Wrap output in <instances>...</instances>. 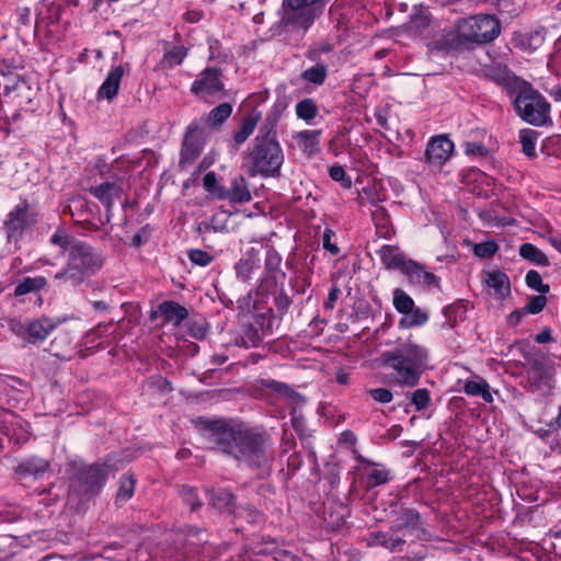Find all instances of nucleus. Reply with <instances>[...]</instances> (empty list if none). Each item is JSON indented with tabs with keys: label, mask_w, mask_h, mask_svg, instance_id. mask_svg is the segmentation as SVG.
Returning <instances> with one entry per match:
<instances>
[{
	"label": "nucleus",
	"mask_w": 561,
	"mask_h": 561,
	"mask_svg": "<svg viewBox=\"0 0 561 561\" xmlns=\"http://www.w3.org/2000/svg\"><path fill=\"white\" fill-rule=\"evenodd\" d=\"M331 0H283L280 23L307 31L319 19Z\"/></svg>",
	"instance_id": "6"
},
{
	"label": "nucleus",
	"mask_w": 561,
	"mask_h": 561,
	"mask_svg": "<svg viewBox=\"0 0 561 561\" xmlns=\"http://www.w3.org/2000/svg\"><path fill=\"white\" fill-rule=\"evenodd\" d=\"M465 392L469 396H480L485 402H492L493 397L490 392L489 383L484 380H469L465 385Z\"/></svg>",
	"instance_id": "42"
},
{
	"label": "nucleus",
	"mask_w": 561,
	"mask_h": 561,
	"mask_svg": "<svg viewBox=\"0 0 561 561\" xmlns=\"http://www.w3.org/2000/svg\"><path fill=\"white\" fill-rule=\"evenodd\" d=\"M231 113L232 105L228 102H224L210 111L207 123L211 127H219L229 118Z\"/></svg>",
	"instance_id": "41"
},
{
	"label": "nucleus",
	"mask_w": 561,
	"mask_h": 561,
	"mask_svg": "<svg viewBox=\"0 0 561 561\" xmlns=\"http://www.w3.org/2000/svg\"><path fill=\"white\" fill-rule=\"evenodd\" d=\"M380 363L393 371L392 376L398 385L415 387L428 367V351L409 339L381 353Z\"/></svg>",
	"instance_id": "2"
},
{
	"label": "nucleus",
	"mask_w": 561,
	"mask_h": 561,
	"mask_svg": "<svg viewBox=\"0 0 561 561\" xmlns=\"http://www.w3.org/2000/svg\"><path fill=\"white\" fill-rule=\"evenodd\" d=\"M318 113L319 108L313 99L306 98L296 104L297 117L307 123L316 118Z\"/></svg>",
	"instance_id": "40"
},
{
	"label": "nucleus",
	"mask_w": 561,
	"mask_h": 561,
	"mask_svg": "<svg viewBox=\"0 0 561 561\" xmlns=\"http://www.w3.org/2000/svg\"><path fill=\"white\" fill-rule=\"evenodd\" d=\"M403 274L412 284L423 285L426 287L438 286V277L432 272H428L425 265L420 264L413 260H409L408 266H405Z\"/></svg>",
	"instance_id": "19"
},
{
	"label": "nucleus",
	"mask_w": 561,
	"mask_h": 561,
	"mask_svg": "<svg viewBox=\"0 0 561 561\" xmlns=\"http://www.w3.org/2000/svg\"><path fill=\"white\" fill-rule=\"evenodd\" d=\"M412 403L415 405L417 411H422L430 405L431 396L426 388H420L412 393Z\"/></svg>",
	"instance_id": "56"
},
{
	"label": "nucleus",
	"mask_w": 561,
	"mask_h": 561,
	"mask_svg": "<svg viewBox=\"0 0 561 561\" xmlns=\"http://www.w3.org/2000/svg\"><path fill=\"white\" fill-rule=\"evenodd\" d=\"M279 113L275 110L270 112L262 126L260 127L259 134L256 137H262L263 139H270L271 141H277L276 138V125L279 121Z\"/></svg>",
	"instance_id": "39"
},
{
	"label": "nucleus",
	"mask_w": 561,
	"mask_h": 561,
	"mask_svg": "<svg viewBox=\"0 0 561 561\" xmlns=\"http://www.w3.org/2000/svg\"><path fill=\"white\" fill-rule=\"evenodd\" d=\"M104 260L88 243L72 247L66 266L54 275V279L78 286L102 268Z\"/></svg>",
	"instance_id": "3"
},
{
	"label": "nucleus",
	"mask_w": 561,
	"mask_h": 561,
	"mask_svg": "<svg viewBox=\"0 0 561 561\" xmlns=\"http://www.w3.org/2000/svg\"><path fill=\"white\" fill-rule=\"evenodd\" d=\"M207 331L208 324L205 320H192L188 322V333L196 340H203L206 336Z\"/></svg>",
	"instance_id": "62"
},
{
	"label": "nucleus",
	"mask_w": 561,
	"mask_h": 561,
	"mask_svg": "<svg viewBox=\"0 0 561 561\" xmlns=\"http://www.w3.org/2000/svg\"><path fill=\"white\" fill-rule=\"evenodd\" d=\"M203 186L205 191L219 201H228V188L217 183V176L214 171L204 175Z\"/></svg>",
	"instance_id": "31"
},
{
	"label": "nucleus",
	"mask_w": 561,
	"mask_h": 561,
	"mask_svg": "<svg viewBox=\"0 0 561 561\" xmlns=\"http://www.w3.org/2000/svg\"><path fill=\"white\" fill-rule=\"evenodd\" d=\"M321 130H302L296 135L298 148L308 157L320 152Z\"/></svg>",
	"instance_id": "25"
},
{
	"label": "nucleus",
	"mask_w": 561,
	"mask_h": 561,
	"mask_svg": "<svg viewBox=\"0 0 561 561\" xmlns=\"http://www.w3.org/2000/svg\"><path fill=\"white\" fill-rule=\"evenodd\" d=\"M454 150L453 141L446 136L432 138L425 150L426 162L434 165H443L451 156Z\"/></svg>",
	"instance_id": "15"
},
{
	"label": "nucleus",
	"mask_w": 561,
	"mask_h": 561,
	"mask_svg": "<svg viewBox=\"0 0 561 561\" xmlns=\"http://www.w3.org/2000/svg\"><path fill=\"white\" fill-rule=\"evenodd\" d=\"M483 75L486 79L502 85L513 96V93L520 87L525 81L515 76L506 65L492 64L483 68Z\"/></svg>",
	"instance_id": "12"
},
{
	"label": "nucleus",
	"mask_w": 561,
	"mask_h": 561,
	"mask_svg": "<svg viewBox=\"0 0 561 561\" xmlns=\"http://www.w3.org/2000/svg\"><path fill=\"white\" fill-rule=\"evenodd\" d=\"M256 267V262L253 256L248 255L242 257L236 264V273L242 280H249L253 270Z\"/></svg>",
	"instance_id": "47"
},
{
	"label": "nucleus",
	"mask_w": 561,
	"mask_h": 561,
	"mask_svg": "<svg viewBox=\"0 0 561 561\" xmlns=\"http://www.w3.org/2000/svg\"><path fill=\"white\" fill-rule=\"evenodd\" d=\"M242 341L245 347H254L262 342V334L256 327L249 324L244 330Z\"/></svg>",
	"instance_id": "54"
},
{
	"label": "nucleus",
	"mask_w": 561,
	"mask_h": 561,
	"mask_svg": "<svg viewBox=\"0 0 561 561\" xmlns=\"http://www.w3.org/2000/svg\"><path fill=\"white\" fill-rule=\"evenodd\" d=\"M66 319L61 318H49L42 316L36 319L28 320L27 322H21L15 319H11L9 322L10 330L19 337L30 344H38L46 340V337Z\"/></svg>",
	"instance_id": "9"
},
{
	"label": "nucleus",
	"mask_w": 561,
	"mask_h": 561,
	"mask_svg": "<svg viewBox=\"0 0 561 561\" xmlns=\"http://www.w3.org/2000/svg\"><path fill=\"white\" fill-rule=\"evenodd\" d=\"M536 131L535 130H523L520 133V144L523 148V152L529 157L534 158L536 157L535 151V138H536Z\"/></svg>",
	"instance_id": "52"
},
{
	"label": "nucleus",
	"mask_w": 561,
	"mask_h": 561,
	"mask_svg": "<svg viewBox=\"0 0 561 561\" xmlns=\"http://www.w3.org/2000/svg\"><path fill=\"white\" fill-rule=\"evenodd\" d=\"M203 142L198 135V126L196 124H191L187 126L182 141L179 161L180 168H188L201 156Z\"/></svg>",
	"instance_id": "11"
},
{
	"label": "nucleus",
	"mask_w": 561,
	"mask_h": 561,
	"mask_svg": "<svg viewBox=\"0 0 561 561\" xmlns=\"http://www.w3.org/2000/svg\"><path fill=\"white\" fill-rule=\"evenodd\" d=\"M393 306L398 312L408 314L414 307V301L407 293L397 288L393 291Z\"/></svg>",
	"instance_id": "46"
},
{
	"label": "nucleus",
	"mask_w": 561,
	"mask_h": 561,
	"mask_svg": "<svg viewBox=\"0 0 561 561\" xmlns=\"http://www.w3.org/2000/svg\"><path fill=\"white\" fill-rule=\"evenodd\" d=\"M136 479L133 473L123 476L121 479L119 489L116 493V503L126 502L134 495Z\"/></svg>",
	"instance_id": "43"
},
{
	"label": "nucleus",
	"mask_w": 561,
	"mask_h": 561,
	"mask_svg": "<svg viewBox=\"0 0 561 561\" xmlns=\"http://www.w3.org/2000/svg\"><path fill=\"white\" fill-rule=\"evenodd\" d=\"M197 426L215 449L247 466L256 478L265 479L271 474L274 449L266 433L225 420L199 419Z\"/></svg>",
	"instance_id": "1"
},
{
	"label": "nucleus",
	"mask_w": 561,
	"mask_h": 561,
	"mask_svg": "<svg viewBox=\"0 0 561 561\" xmlns=\"http://www.w3.org/2000/svg\"><path fill=\"white\" fill-rule=\"evenodd\" d=\"M48 468L49 462L46 459L39 457H31L19 463V466L15 468V472L21 477H39L45 473Z\"/></svg>",
	"instance_id": "28"
},
{
	"label": "nucleus",
	"mask_w": 561,
	"mask_h": 561,
	"mask_svg": "<svg viewBox=\"0 0 561 561\" xmlns=\"http://www.w3.org/2000/svg\"><path fill=\"white\" fill-rule=\"evenodd\" d=\"M222 72L218 68H206L193 82L191 91L195 95H215L221 92L225 84L221 80Z\"/></svg>",
	"instance_id": "14"
},
{
	"label": "nucleus",
	"mask_w": 561,
	"mask_h": 561,
	"mask_svg": "<svg viewBox=\"0 0 561 561\" xmlns=\"http://www.w3.org/2000/svg\"><path fill=\"white\" fill-rule=\"evenodd\" d=\"M32 224L30 218V204L26 199H22L8 215L4 220V228L9 241H18L24 230Z\"/></svg>",
	"instance_id": "10"
},
{
	"label": "nucleus",
	"mask_w": 561,
	"mask_h": 561,
	"mask_svg": "<svg viewBox=\"0 0 561 561\" xmlns=\"http://www.w3.org/2000/svg\"><path fill=\"white\" fill-rule=\"evenodd\" d=\"M48 285V280L44 276H35V277H25L23 280L15 287L14 296H23L28 293L39 291Z\"/></svg>",
	"instance_id": "37"
},
{
	"label": "nucleus",
	"mask_w": 561,
	"mask_h": 561,
	"mask_svg": "<svg viewBox=\"0 0 561 561\" xmlns=\"http://www.w3.org/2000/svg\"><path fill=\"white\" fill-rule=\"evenodd\" d=\"M260 118V114H250L242 119L240 129L233 136L236 145L243 144L252 135Z\"/></svg>",
	"instance_id": "38"
},
{
	"label": "nucleus",
	"mask_w": 561,
	"mask_h": 561,
	"mask_svg": "<svg viewBox=\"0 0 561 561\" xmlns=\"http://www.w3.org/2000/svg\"><path fill=\"white\" fill-rule=\"evenodd\" d=\"M181 493L186 504L191 506L192 511H196L202 506V501L197 494V490L193 486H182Z\"/></svg>",
	"instance_id": "55"
},
{
	"label": "nucleus",
	"mask_w": 561,
	"mask_h": 561,
	"mask_svg": "<svg viewBox=\"0 0 561 561\" xmlns=\"http://www.w3.org/2000/svg\"><path fill=\"white\" fill-rule=\"evenodd\" d=\"M421 516L416 510L403 508L398 513L396 519L392 522L391 530L394 533L404 530L410 534L416 533V538L422 539V536L419 533L425 535L426 531L421 527Z\"/></svg>",
	"instance_id": "16"
},
{
	"label": "nucleus",
	"mask_w": 561,
	"mask_h": 561,
	"mask_svg": "<svg viewBox=\"0 0 561 561\" xmlns=\"http://www.w3.org/2000/svg\"><path fill=\"white\" fill-rule=\"evenodd\" d=\"M405 316L407 317L400 321V324L405 328L423 325L428 320V314L415 306Z\"/></svg>",
	"instance_id": "44"
},
{
	"label": "nucleus",
	"mask_w": 561,
	"mask_h": 561,
	"mask_svg": "<svg viewBox=\"0 0 561 561\" xmlns=\"http://www.w3.org/2000/svg\"><path fill=\"white\" fill-rule=\"evenodd\" d=\"M525 282L528 287L537 290L540 294H548L550 290V286L548 284L542 283L541 275L535 270H530L527 272Z\"/></svg>",
	"instance_id": "49"
},
{
	"label": "nucleus",
	"mask_w": 561,
	"mask_h": 561,
	"mask_svg": "<svg viewBox=\"0 0 561 561\" xmlns=\"http://www.w3.org/2000/svg\"><path fill=\"white\" fill-rule=\"evenodd\" d=\"M186 56V48L183 46H174L168 50L163 56V62L169 67H175L180 65Z\"/></svg>",
	"instance_id": "50"
},
{
	"label": "nucleus",
	"mask_w": 561,
	"mask_h": 561,
	"mask_svg": "<svg viewBox=\"0 0 561 561\" xmlns=\"http://www.w3.org/2000/svg\"><path fill=\"white\" fill-rule=\"evenodd\" d=\"M527 374L529 382L537 389L550 387L553 377V365L545 355L536 356L528 359Z\"/></svg>",
	"instance_id": "13"
},
{
	"label": "nucleus",
	"mask_w": 561,
	"mask_h": 561,
	"mask_svg": "<svg viewBox=\"0 0 561 561\" xmlns=\"http://www.w3.org/2000/svg\"><path fill=\"white\" fill-rule=\"evenodd\" d=\"M543 42V36L539 32H514L512 44L515 48L533 51L536 50Z\"/></svg>",
	"instance_id": "27"
},
{
	"label": "nucleus",
	"mask_w": 561,
	"mask_h": 561,
	"mask_svg": "<svg viewBox=\"0 0 561 561\" xmlns=\"http://www.w3.org/2000/svg\"><path fill=\"white\" fill-rule=\"evenodd\" d=\"M274 305L280 318H283L288 312V309L291 305V299L286 294L284 288H282L279 293L274 297Z\"/></svg>",
	"instance_id": "57"
},
{
	"label": "nucleus",
	"mask_w": 561,
	"mask_h": 561,
	"mask_svg": "<svg viewBox=\"0 0 561 561\" xmlns=\"http://www.w3.org/2000/svg\"><path fill=\"white\" fill-rule=\"evenodd\" d=\"M203 186L205 191L219 201H228V188L217 183V176L214 171L204 175Z\"/></svg>",
	"instance_id": "34"
},
{
	"label": "nucleus",
	"mask_w": 561,
	"mask_h": 561,
	"mask_svg": "<svg viewBox=\"0 0 561 561\" xmlns=\"http://www.w3.org/2000/svg\"><path fill=\"white\" fill-rule=\"evenodd\" d=\"M50 242L55 245L60 247L64 251H71L76 244L83 243L82 241L76 240L72 236L68 234L64 229L58 228L50 238Z\"/></svg>",
	"instance_id": "45"
},
{
	"label": "nucleus",
	"mask_w": 561,
	"mask_h": 561,
	"mask_svg": "<svg viewBox=\"0 0 561 561\" xmlns=\"http://www.w3.org/2000/svg\"><path fill=\"white\" fill-rule=\"evenodd\" d=\"M203 186L205 191L219 201H228V188L217 183V176L214 171L204 175Z\"/></svg>",
	"instance_id": "32"
},
{
	"label": "nucleus",
	"mask_w": 561,
	"mask_h": 561,
	"mask_svg": "<svg viewBox=\"0 0 561 561\" xmlns=\"http://www.w3.org/2000/svg\"><path fill=\"white\" fill-rule=\"evenodd\" d=\"M546 294L530 297L528 304L524 307V311L531 314H537L543 310L547 304Z\"/></svg>",
	"instance_id": "59"
},
{
	"label": "nucleus",
	"mask_w": 561,
	"mask_h": 561,
	"mask_svg": "<svg viewBox=\"0 0 561 561\" xmlns=\"http://www.w3.org/2000/svg\"><path fill=\"white\" fill-rule=\"evenodd\" d=\"M124 76V67L118 65L114 67L105 78L104 82L98 91L99 99L112 100L117 95L122 78Z\"/></svg>",
	"instance_id": "21"
},
{
	"label": "nucleus",
	"mask_w": 561,
	"mask_h": 561,
	"mask_svg": "<svg viewBox=\"0 0 561 561\" xmlns=\"http://www.w3.org/2000/svg\"><path fill=\"white\" fill-rule=\"evenodd\" d=\"M228 201L233 204H244L252 199L249 183L243 175L234 176L228 188Z\"/></svg>",
	"instance_id": "24"
},
{
	"label": "nucleus",
	"mask_w": 561,
	"mask_h": 561,
	"mask_svg": "<svg viewBox=\"0 0 561 561\" xmlns=\"http://www.w3.org/2000/svg\"><path fill=\"white\" fill-rule=\"evenodd\" d=\"M112 470L113 466L107 462L81 467L71 478L70 489L82 497L90 499L99 493Z\"/></svg>",
	"instance_id": "8"
},
{
	"label": "nucleus",
	"mask_w": 561,
	"mask_h": 561,
	"mask_svg": "<svg viewBox=\"0 0 561 561\" xmlns=\"http://www.w3.org/2000/svg\"><path fill=\"white\" fill-rule=\"evenodd\" d=\"M159 316L163 317V322H172L174 325H179L188 317V311L180 304L168 300L161 302L157 310L151 311L149 319L154 321Z\"/></svg>",
	"instance_id": "18"
},
{
	"label": "nucleus",
	"mask_w": 561,
	"mask_h": 561,
	"mask_svg": "<svg viewBox=\"0 0 561 561\" xmlns=\"http://www.w3.org/2000/svg\"><path fill=\"white\" fill-rule=\"evenodd\" d=\"M485 283L494 290V295L499 299H504L511 294L510 278L500 270L486 272Z\"/></svg>",
	"instance_id": "23"
},
{
	"label": "nucleus",
	"mask_w": 561,
	"mask_h": 561,
	"mask_svg": "<svg viewBox=\"0 0 561 561\" xmlns=\"http://www.w3.org/2000/svg\"><path fill=\"white\" fill-rule=\"evenodd\" d=\"M497 251V244L493 241L482 242L474 245L473 252L483 259L492 257Z\"/></svg>",
	"instance_id": "60"
},
{
	"label": "nucleus",
	"mask_w": 561,
	"mask_h": 561,
	"mask_svg": "<svg viewBox=\"0 0 561 561\" xmlns=\"http://www.w3.org/2000/svg\"><path fill=\"white\" fill-rule=\"evenodd\" d=\"M329 175L333 181L341 182L342 186L350 188L352 186V180L346 175V172L341 165H333L329 169Z\"/></svg>",
	"instance_id": "61"
},
{
	"label": "nucleus",
	"mask_w": 561,
	"mask_h": 561,
	"mask_svg": "<svg viewBox=\"0 0 561 561\" xmlns=\"http://www.w3.org/2000/svg\"><path fill=\"white\" fill-rule=\"evenodd\" d=\"M382 264L389 270H399L404 272L410 259H407L397 245H383L379 250Z\"/></svg>",
	"instance_id": "20"
},
{
	"label": "nucleus",
	"mask_w": 561,
	"mask_h": 561,
	"mask_svg": "<svg viewBox=\"0 0 561 561\" xmlns=\"http://www.w3.org/2000/svg\"><path fill=\"white\" fill-rule=\"evenodd\" d=\"M389 480V471L386 469H375L373 470L366 480L367 489H373L379 485L387 483Z\"/></svg>",
	"instance_id": "53"
},
{
	"label": "nucleus",
	"mask_w": 561,
	"mask_h": 561,
	"mask_svg": "<svg viewBox=\"0 0 561 561\" xmlns=\"http://www.w3.org/2000/svg\"><path fill=\"white\" fill-rule=\"evenodd\" d=\"M519 255L539 266H548L550 264L548 256L531 243H523L519 247Z\"/></svg>",
	"instance_id": "36"
},
{
	"label": "nucleus",
	"mask_w": 561,
	"mask_h": 561,
	"mask_svg": "<svg viewBox=\"0 0 561 561\" xmlns=\"http://www.w3.org/2000/svg\"><path fill=\"white\" fill-rule=\"evenodd\" d=\"M22 61L15 58H4L0 62V73L4 77L11 76L14 71L22 69Z\"/></svg>",
	"instance_id": "63"
},
{
	"label": "nucleus",
	"mask_w": 561,
	"mask_h": 561,
	"mask_svg": "<svg viewBox=\"0 0 561 561\" xmlns=\"http://www.w3.org/2000/svg\"><path fill=\"white\" fill-rule=\"evenodd\" d=\"M89 192L105 206L106 221H110L112 217L114 199L121 197L122 187L114 182H104L98 186H91Z\"/></svg>",
	"instance_id": "17"
},
{
	"label": "nucleus",
	"mask_w": 561,
	"mask_h": 561,
	"mask_svg": "<svg viewBox=\"0 0 561 561\" xmlns=\"http://www.w3.org/2000/svg\"><path fill=\"white\" fill-rule=\"evenodd\" d=\"M504 20H513L523 12L520 0H485Z\"/></svg>",
	"instance_id": "29"
},
{
	"label": "nucleus",
	"mask_w": 561,
	"mask_h": 561,
	"mask_svg": "<svg viewBox=\"0 0 561 561\" xmlns=\"http://www.w3.org/2000/svg\"><path fill=\"white\" fill-rule=\"evenodd\" d=\"M187 255H188V259L194 264L199 265V266H207L214 260V256L210 253L199 250V249L190 250Z\"/></svg>",
	"instance_id": "58"
},
{
	"label": "nucleus",
	"mask_w": 561,
	"mask_h": 561,
	"mask_svg": "<svg viewBox=\"0 0 561 561\" xmlns=\"http://www.w3.org/2000/svg\"><path fill=\"white\" fill-rule=\"evenodd\" d=\"M314 62V66L301 72L300 78L306 82L322 85L328 78V66L320 61Z\"/></svg>",
	"instance_id": "35"
},
{
	"label": "nucleus",
	"mask_w": 561,
	"mask_h": 561,
	"mask_svg": "<svg viewBox=\"0 0 561 561\" xmlns=\"http://www.w3.org/2000/svg\"><path fill=\"white\" fill-rule=\"evenodd\" d=\"M92 207L99 209L98 205L90 204L84 198L75 199L72 202V205L70 206L71 216L75 220L80 219V214H84V216H90V214L92 213Z\"/></svg>",
	"instance_id": "51"
},
{
	"label": "nucleus",
	"mask_w": 561,
	"mask_h": 561,
	"mask_svg": "<svg viewBox=\"0 0 561 561\" xmlns=\"http://www.w3.org/2000/svg\"><path fill=\"white\" fill-rule=\"evenodd\" d=\"M500 33V21L491 14H476L461 20L457 25L459 41L473 44L491 43Z\"/></svg>",
	"instance_id": "7"
},
{
	"label": "nucleus",
	"mask_w": 561,
	"mask_h": 561,
	"mask_svg": "<svg viewBox=\"0 0 561 561\" xmlns=\"http://www.w3.org/2000/svg\"><path fill=\"white\" fill-rule=\"evenodd\" d=\"M368 394L379 403H389L393 399L391 390L387 388H374L368 390Z\"/></svg>",
	"instance_id": "64"
},
{
	"label": "nucleus",
	"mask_w": 561,
	"mask_h": 561,
	"mask_svg": "<svg viewBox=\"0 0 561 561\" xmlns=\"http://www.w3.org/2000/svg\"><path fill=\"white\" fill-rule=\"evenodd\" d=\"M371 219L375 224L377 234L381 238H389L392 233V226L387 210L381 206H375L371 211Z\"/></svg>",
	"instance_id": "30"
},
{
	"label": "nucleus",
	"mask_w": 561,
	"mask_h": 561,
	"mask_svg": "<svg viewBox=\"0 0 561 561\" xmlns=\"http://www.w3.org/2000/svg\"><path fill=\"white\" fill-rule=\"evenodd\" d=\"M234 496L225 490L218 491L211 496V504L219 511H230L233 505Z\"/></svg>",
	"instance_id": "48"
},
{
	"label": "nucleus",
	"mask_w": 561,
	"mask_h": 561,
	"mask_svg": "<svg viewBox=\"0 0 561 561\" xmlns=\"http://www.w3.org/2000/svg\"><path fill=\"white\" fill-rule=\"evenodd\" d=\"M203 186L205 191L219 201H228V188L217 183V176L214 171L204 175Z\"/></svg>",
	"instance_id": "33"
},
{
	"label": "nucleus",
	"mask_w": 561,
	"mask_h": 561,
	"mask_svg": "<svg viewBox=\"0 0 561 561\" xmlns=\"http://www.w3.org/2000/svg\"><path fill=\"white\" fill-rule=\"evenodd\" d=\"M251 176L278 178L284 163V153L278 141L255 137L244 159Z\"/></svg>",
	"instance_id": "4"
},
{
	"label": "nucleus",
	"mask_w": 561,
	"mask_h": 561,
	"mask_svg": "<svg viewBox=\"0 0 561 561\" xmlns=\"http://www.w3.org/2000/svg\"><path fill=\"white\" fill-rule=\"evenodd\" d=\"M280 261H282V259L275 250L271 249L266 252V257H265L266 277L261 282V284L257 287L259 294L264 295L265 293L268 291L270 286H276L274 273L277 272Z\"/></svg>",
	"instance_id": "22"
},
{
	"label": "nucleus",
	"mask_w": 561,
	"mask_h": 561,
	"mask_svg": "<svg viewBox=\"0 0 561 561\" xmlns=\"http://www.w3.org/2000/svg\"><path fill=\"white\" fill-rule=\"evenodd\" d=\"M511 98L517 115L526 123L534 126L552 123L549 102L527 81H524Z\"/></svg>",
	"instance_id": "5"
},
{
	"label": "nucleus",
	"mask_w": 561,
	"mask_h": 561,
	"mask_svg": "<svg viewBox=\"0 0 561 561\" xmlns=\"http://www.w3.org/2000/svg\"><path fill=\"white\" fill-rule=\"evenodd\" d=\"M260 385L268 389L280 397L290 399L295 404H302L305 403V398L296 392L294 389H291L287 383L277 381L271 378L261 379Z\"/></svg>",
	"instance_id": "26"
}]
</instances>
